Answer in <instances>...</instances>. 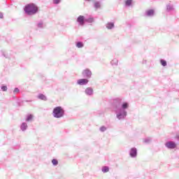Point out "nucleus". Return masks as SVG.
Instances as JSON below:
<instances>
[{"instance_id":"f257e3e1","label":"nucleus","mask_w":179,"mask_h":179,"mask_svg":"<svg viewBox=\"0 0 179 179\" xmlns=\"http://www.w3.org/2000/svg\"><path fill=\"white\" fill-rule=\"evenodd\" d=\"M113 108L116 118L120 121L127 118L128 113L127 110L129 108V103L125 101L123 97H117L113 100Z\"/></svg>"},{"instance_id":"f03ea898","label":"nucleus","mask_w":179,"mask_h":179,"mask_svg":"<svg viewBox=\"0 0 179 179\" xmlns=\"http://www.w3.org/2000/svg\"><path fill=\"white\" fill-rule=\"evenodd\" d=\"M24 10L29 16H33L38 13V6L31 3L25 6Z\"/></svg>"},{"instance_id":"7ed1b4c3","label":"nucleus","mask_w":179,"mask_h":179,"mask_svg":"<svg viewBox=\"0 0 179 179\" xmlns=\"http://www.w3.org/2000/svg\"><path fill=\"white\" fill-rule=\"evenodd\" d=\"M52 114L54 118H62L65 116V109L62 106H57L53 108Z\"/></svg>"},{"instance_id":"20e7f679","label":"nucleus","mask_w":179,"mask_h":179,"mask_svg":"<svg viewBox=\"0 0 179 179\" xmlns=\"http://www.w3.org/2000/svg\"><path fill=\"white\" fill-rule=\"evenodd\" d=\"M82 76L83 78H85V79H90V78H92V71L89 69H86L83 71Z\"/></svg>"},{"instance_id":"39448f33","label":"nucleus","mask_w":179,"mask_h":179,"mask_svg":"<svg viewBox=\"0 0 179 179\" xmlns=\"http://www.w3.org/2000/svg\"><path fill=\"white\" fill-rule=\"evenodd\" d=\"M76 22L78 23L79 26H85L86 23V17L83 15H79L77 17Z\"/></svg>"},{"instance_id":"423d86ee","label":"nucleus","mask_w":179,"mask_h":179,"mask_svg":"<svg viewBox=\"0 0 179 179\" xmlns=\"http://www.w3.org/2000/svg\"><path fill=\"white\" fill-rule=\"evenodd\" d=\"M129 153L131 159H136L138 156V149H136V148H131Z\"/></svg>"},{"instance_id":"0eeeda50","label":"nucleus","mask_w":179,"mask_h":179,"mask_svg":"<svg viewBox=\"0 0 179 179\" xmlns=\"http://www.w3.org/2000/svg\"><path fill=\"white\" fill-rule=\"evenodd\" d=\"M165 148H167V149H176L177 143L174 141H167L165 143Z\"/></svg>"},{"instance_id":"6e6552de","label":"nucleus","mask_w":179,"mask_h":179,"mask_svg":"<svg viewBox=\"0 0 179 179\" xmlns=\"http://www.w3.org/2000/svg\"><path fill=\"white\" fill-rule=\"evenodd\" d=\"M102 6H103V3H101V1H100V0L95 1L93 3V7L94 8L95 10L101 9Z\"/></svg>"},{"instance_id":"1a4fd4ad","label":"nucleus","mask_w":179,"mask_h":179,"mask_svg":"<svg viewBox=\"0 0 179 179\" xmlns=\"http://www.w3.org/2000/svg\"><path fill=\"white\" fill-rule=\"evenodd\" d=\"M89 83V80L87 78H81L77 80V85L80 86H86Z\"/></svg>"},{"instance_id":"9d476101","label":"nucleus","mask_w":179,"mask_h":179,"mask_svg":"<svg viewBox=\"0 0 179 179\" xmlns=\"http://www.w3.org/2000/svg\"><path fill=\"white\" fill-rule=\"evenodd\" d=\"M145 16H147L148 17H152L155 16V10H148L145 13Z\"/></svg>"},{"instance_id":"9b49d317","label":"nucleus","mask_w":179,"mask_h":179,"mask_svg":"<svg viewBox=\"0 0 179 179\" xmlns=\"http://www.w3.org/2000/svg\"><path fill=\"white\" fill-rule=\"evenodd\" d=\"M106 27L108 30H113L115 27V24L113 22H108L106 24Z\"/></svg>"},{"instance_id":"f8f14e48","label":"nucleus","mask_w":179,"mask_h":179,"mask_svg":"<svg viewBox=\"0 0 179 179\" xmlns=\"http://www.w3.org/2000/svg\"><path fill=\"white\" fill-rule=\"evenodd\" d=\"M85 93L87 96H93V88L92 87H87L85 90Z\"/></svg>"},{"instance_id":"ddd939ff","label":"nucleus","mask_w":179,"mask_h":179,"mask_svg":"<svg viewBox=\"0 0 179 179\" xmlns=\"http://www.w3.org/2000/svg\"><path fill=\"white\" fill-rule=\"evenodd\" d=\"M20 128L22 132H26V131H27V128H29V126L27 125V124L26 122H22L20 124Z\"/></svg>"},{"instance_id":"4468645a","label":"nucleus","mask_w":179,"mask_h":179,"mask_svg":"<svg viewBox=\"0 0 179 179\" xmlns=\"http://www.w3.org/2000/svg\"><path fill=\"white\" fill-rule=\"evenodd\" d=\"M36 26L38 29H44V22L43 20H40L37 22Z\"/></svg>"},{"instance_id":"2eb2a0df","label":"nucleus","mask_w":179,"mask_h":179,"mask_svg":"<svg viewBox=\"0 0 179 179\" xmlns=\"http://www.w3.org/2000/svg\"><path fill=\"white\" fill-rule=\"evenodd\" d=\"M76 47L77 48H83L85 47V44L83 43V42L78 41L76 43Z\"/></svg>"},{"instance_id":"dca6fc26","label":"nucleus","mask_w":179,"mask_h":179,"mask_svg":"<svg viewBox=\"0 0 179 179\" xmlns=\"http://www.w3.org/2000/svg\"><path fill=\"white\" fill-rule=\"evenodd\" d=\"M166 10L168 12H173V10H174V6L171 4H168L166 6Z\"/></svg>"},{"instance_id":"f3484780","label":"nucleus","mask_w":179,"mask_h":179,"mask_svg":"<svg viewBox=\"0 0 179 179\" xmlns=\"http://www.w3.org/2000/svg\"><path fill=\"white\" fill-rule=\"evenodd\" d=\"M93 22H94V18L92 16L85 18V22L87 23H93Z\"/></svg>"},{"instance_id":"a211bd4d","label":"nucleus","mask_w":179,"mask_h":179,"mask_svg":"<svg viewBox=\"0 0 179 179\" xmlns=\"http://www.w3.org/2000/svg\"><path fill=\"white\" fill-rule=\"evenodd\" d=\"M110 64L113 66H117L118 65V59H113L111 62Z\"/></svg>"},{"instance_id":"6ab92c4d","label":"nucleus","mask_w":179,"mask_h":179,"mask_svg":"<svg viewBox=\"0 0 179 179\" xmlns=\"http://www.w3.org/2000/svg\"><path fill=\"white\" fill-rule=\"evenodd\" d=\"M38 99H39L40 100H43L44 101H46L47 100V96H45V95L43 94H40L38 96Z\"/></svg>"},{"instance_id":"aec40b11","label":"nucleus","mask_w":179,"mask_h":179,"mask_svg":"<svg viewBox=\"0 0 179 179\" xmlns=\"http://www.w3.org/2000/svg\"><path fill=\"white\" fill-rule=\"evenodd\" d=\"M31 120H33V115L30 114V115H27L25 119V121L27 122H30L31 121Z\"/></svg>"},{"instance_id":"412c9836","label":"nucleus","mask_w":179,"mask_h":179,"mask_svg":"<svg viewBox=\"0 0 179 179\" xmlns=\"http://www.w3.org/2000/svg\"><path fill=\"white\" fill-rule=\"evenodd\" d=\"M125 6L127 8L132 6V0H125Z\"/></svg>"},{"instance_id":"4be33fe9","label":"nucleus","mask_w":179,"mask_h":179,"mask_svg":"<svg viewBox=\"0 0 179 179\" xmlns=\"http://www.w3.org/2000/svg\"><path fill=\"white\" fill-rule=\"evenodd\" d=\"M101 171L103 173H108V171H110V168L108 166H103L101 169Z\"/></svg>"},{"instance_id":"5701e85b","label":"nucleus","mask_w":179,"mask_h":179,"mask_svg":"<svg viewBox=\"0 0 179 179\" xmlns=\"http://www.w3.org/2000/svg\"><path fill=\"white\" fill-rule=\"evenodd\" d=\"M143 142L145 143H150L152 142V138L147 137V138H144Z\"/></svg>"},{"instance_id":"b1692460","label":"nucleus","mask_w":179,"mask_h":179,"mask_svg":"<svg viewBox=\"0 0 179 179\" xmlns=\"http://www.w3.org/2000/svg\"><path fill=\"white\" fill-rule=\"evenodd\" d=\"M160 64L162 66H167V62L163 59H160Z\"/></svg>"},{"instance_id":"393cba45","label":"nucleus","mask_w":179,"mask_h":179,"mask_svg":"<svg viewBox=\"0 0 179 179\" xmlns=\"http://www.w3.org/2000/svg\"><path fill=\"white\" fill-rule=\"evenodd\" d=\"M99 130L101 132H106V131H107V127H106V126H102L100 127Z\"/></svg>"},{"instance_id":"a878e982","label":"nucleus","mask_w":179,"mask_h":179,"mask_svg":"<svg viewBox=\"0 0 179 179\" xmlns=\"http://www.w3.org/2000/svg\"><path fill=\"white\" fill-rule=\"evenodd\" d=\"M52 164H53L54 166H58V160L56 159H53L52 160Z\"/></svg>"},{"instance_id":"bb28decb","label":"nucleus","mask_w":179,"mask_h":179,"mask_svg":"<svg viewBox=\"0 0 179 179\" xmlns=\"http://www.w3.org/2000/svg\"><path fill=\"white\" fill-rule=\"evenodd\" d=\"M53 5H59V3H61V0H52Z\"/></svg>"},{"instance_id":"cd10ccee","label":"nucleus","mask_w":179,"mask_h":179,"mask_svg":"<svg viewBox=\"0 0 179 179\" xmlns=\"http://www.w3.org/2000/svg\"><path fill=\"white\" fill-rule=\"evenodd\" d=\"M1 90H2V92H7L8 91V87L6 85L1 86Z\"/></svg>"},{"instance_id":"c85d7f7f","label":"nucleus","mask_w":179,"mask_h":179,"mask_svg":"<svg viewBox=\"0 0 179 179\" xmlns=\"http://www.w3.org/2000/svg\"><path fill=\"white\" fill-rule=\"evenodd\" d=\"M20 92V90H19V88L15 87L13 90V93L14 94H17V93H19Z\"/></svg>"},{"instance_id":"c756f323","label":"nucleus","mask_w":179,"mask_h":179,"mask_svg":"<svg viewBox=\"0 0 179 179\" xmlns=\"http://www.w3.org/2000/svg\"><path fill=\"white\" fill-rule=\"evenodd\" d=\"M0 19H3V13H0Z\"/></svg>"},{"instance_id":"7c9ffc66","label":"nucleus","mask_w":179,"mask_h":179,"mask_svg":"<svg viewBox=\"0 0 179 179\" xmlns=\"http://www.w3.org/2000/svg\"><path fill=\"white\" fill-rule=\"evenodd\" d=\"M85 2H92L93 0H84Z\"/></svg>"},{"instance_id":"2f4dec72","label":"nucleus","mask_w":179,"mask_h":179,"mask_svg":"<svg viewBox=\"0 0 179 179\" xmlns=\"http://www.w3.org/2000/svg\"><path fill=\"white\" fill-rule=\"evenodd\" d=\"M3 57H5L6 58H8V57H6V54L3 53Z\"/></svg>"},{"instance_id":"473e14b6","label":"nucleus","mask_w":179,"mask_h":179,"mask_svg":"<svg viewBox=\"0 0 179 179\" xmlns=\"http://www.w3.org/2000/svg\"><path fill=\"white\" fill-rule=\"evenodd\" d=\"M147 61L146 60H143V64H146Z\"/></svg>"},{"instance_id":"72a5a7b5","label":"nucleus","mask_w":179,"mask_h":179,"mask_svg":"<svg viewBox=\"0 0 179 179\" xmlns=\"http://www.w3.org/2000/svg\"><path fill=\"white\" fill-rule=\"evenodd\" d=\"M177 139L179 141V135L176 136Z\"/></svg>"}]
</instances>
